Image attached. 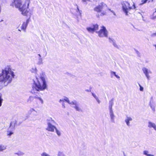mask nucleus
<instances>
[{
    "mask_svg": "<svg viewBox=\"0 0 156 156\" xmlns=\"http://www.w3.org/2000/svg\"><path fill=\"white\" fill-rule=\"evenodd\" d=\"M82 1L83 2H87V1H90V0H82Z\"/></svg>",
    "mask_w": 156,
    "mask_h": 156,
    "instance_id": "29",
    "label": "nucleus"
},
{
    "mask_svg": "<svg viewBox=\"0 0 156 156\" xmlns=\"http://www.w3.org/2000/svg\"><path fill=\"white\" fill-rule=\"evenodd\" d=\"M151 37H154L155 36H156V33H153L151 35Z\"/></svg>",
    "mask_w": 156,
    "mask_h": 156,
    "instance_id": "24",
    "label": "nucleus"
},
{
    "mask_svg": "<svg viewBox=\"0 0 156 156\" xmlns=\"http://www.w3.org/2000/svg\"><path fill=\"white\" fill-rule=\"evenodd\" d=\"M36 81H34L32 85V89L38 91H43L47 88V84L45 78L43 76L40 77V79L37 78Z\"/></svg>",
    "mask_w": 156,
    "mask_h": 156,
    "instance_id": "3",
    "label": "nucleus"
},
{
    "mask_svg": "<svg viewBox=\"0 0 156 156\" xmlns=\"http://www.w3.org/2000/svg\"><path fill=\"white\" fill-rule=\"evenodd\" d=\"M96 100H97V101L99 103L100 102V101L98 99V98H97L96 99Z\"/></svg>",
    "mask_w": 156,
    "mask_h": 156,
    "instance_id": "32",
    "label": "nucleus"
},
{
    "mask_svg": "<svg viewBox=\"0 0 156 156\" xmlns=\"http://www.w3.org/2000/svg\"><path fill=\"white\" fill-rule=\"evenodd\" d=\"M110 116L112 119H113L114 115L112 110H110Z\"/></svg>",
    "mask_w": 156,
    "mask_h": 156,
    "instance_id": "17",
    "label": "nucleus"
},
{
    "mask_svg": "<svg viewBox=\"0 0 156 156\" xmlns=\"http://www.w3.org/2000/svg\"><path fill=\"white\" fill-rule=\"evenodd\" d=\"M143 70L147 78H148L149 76L148 75V71L147 69L146 68H144L143 69Z\"/></svg>",
    "mask_w": 156,
    "mask_h": 156,
    "instance_id": "12",
    "label": "nucleus"
},
{
    "mask_svg": "<svg viewBox=\"0 0 156 156\" xmlns=\"http://www.w3.org/2000/svg\"><path fill=\"white\" fill-rule=\"evenodd\" d=\"M151 1L152 2H153V0H151Z\"/></svg>",
    "mask_w": 156,
    "mask_h": 156,
    "instance_id": "35",
    "label": "nucleus"
},
{
    "mask_svg": "<svg viewBox=\"0 0 156 156\" xmlns=\"http://www.w3.org/2000/svg\"><path fill=\"white\" fill-rule=\"evenodd\" d=\"M16 124V121L15 120L13 122H11L9 126H11L13 124L14 125L13 127L14 128Z\"/></svg>",
    "mask_w": 156,
    "mask_h": 156,
    "instance_id": "16",
    "label": "nucleus"
},
{
    "mask_svg": "<svg viewBox=\"0 0 156 156\" xmlns=\"http://www.w3.org/2000/svg\"><path fill=\"white\" fill-rule=\"evenodd\" d=\"M97 33L98 36L101 37H107L108 32L105 27L104 26L101 27V29Z\"/></svg>",
    "mask_w": 156,
    "mask_h": 156,
    "instance_id": "7",
    "label": "nucleus"
},
{
    "mask_svg": "<svg viewBox=\"0 0 156 156\" xmlns=\"http://www.w3.org/2000/svg\"><path fill=\"white\" fill-rule=\"evenodd\" d=\"M55 130H56V132L57 134H58V136H60V131H58L56 128L55 129Z\"/></svg>",
    "mask_w": 156,
    "mask_h": 156,
    "instance_id": "21",
    "label": "nucleus"
},
{
    "mask_svg": "<svg viewBox=\"0 0 156 156\" xmlns=\"http://www.w3.org/2000/svg\"><path fill=\"white\" fill-rule=\"evenodd\" d=\"M148 127L150 128L153 127L156 130V125L154 123L149 122H148Z\"/></svg>",
    "mask_w": 156,
    "mask_h": 156,
    "instance_id": "11",
    "label": "nucleus"
},
{
    "mask_svg": "<svg viewBox=\"0 0 156 156\" xmlns=\"http://www.w3.org/2000/svg\"><path fill=\"white\" fill-rule=\"evenodd\" d=\"M5 147L2 145H0V151H2L5 149Z\"/></svg>",
    "mask_w": 156,
    "mask_h": 156,
    "instance_id": "18",
    "label": "nucleus"
},
{
    "mask_svg": "<svg viewBox=\"0 0 156 156\" xmlns=\"http://www.w3.org/2000/svg\"><path fill=\"white\" fill-rule=\"evenodd\" d=\"M150 2V1H148V2Z\"/></svg>",
    "mask_w": 156,
    "mask_h": 156,
    "instance_id": "36",
    "label": "nucleus"
},
{
    "mask_svg": "<svg viewBox=\"0 0 156 156\" xmlns=\"http://www.w3.org/2000/svg\"><path fill=\"white\" fill-rule=\"evenodd\" d=\"M148 151H144V154L147 156H154V155L148 154Z\"/></svg>",
    "mask_w": 156,
    "mask_h": 156,
    "instance_id": "14",
    "label": "nucleus"
},
{
    "mask_svg": "<svg viewBox=\"0 0 156 156\" xmlns=\"http://www.w3.org/2000/svg\"><path fill=\"white\" fill-rule=\"evenodd\" d=\"M126 119L128 120L129 121H131L132 120V118H131L130 117H127V119Z\"/></svg>",
    "mask_w": 156,
    "mask_h": 156,
    "instance_id": "26",
    "label": "nucleus"
},
{
    "mask_svg": "<svg viewBox=\"0 0 156 156\" xmlns=\"http://www.w3.org/2000/svg\"><path fill=\"white\" fill-rule=\"evenodd\" d=\"M115 76L117 78H120V77L117 75H115Z\"/></svg>",
    "mask_w": 156,
    "mask_h": 156,
    "instance_id": "33",
    "label": "nucleus"
},
{
    "mask_svg": "<svg viewBox=\"0 0 156 156\" xmlns=\"http://www.w3.org/2000/svg\"><path fill=\"white\" fill-rule=\"evenodd\" d=\"M56 127L51 124L50 123L48 122V126L46 128V129L51 132H54V129H55Z\"/></svg>",
    "mask_w": 156,
    "mask_h": 156,
    "instance_id": "10",
    "label": "nucleus"
},
{
    "mask_svg": "<svg viewBox=\"0 0 156 156\" xmlns=\"http://www.w3.org/2000/svg\"><path fill=\"white\" fill-rule=\"evenodd\" d=\"M65 101L67 102H68L69 101V100H68V99L67 98V99H64V100H62L61 99L60 100H59V102H61V101Z\"/></svg>",
    "mask_w": 156,
    "mask_h": 156,
    "instance_id": "23",
    "label": "nucleus"
},
{
    "mask_svg": "<svg viewBox=\"0 0 156 156\" xmlns=\"http://www.w3.org/2000/svg\"><path fill=\"white\" fill-rule=\"evenodd\" d=\"M111 73L112 74H113L114 75V76L116 75L115 72H111Z\"/></svg>",
    "mask_w": 156,
    "mask_h": 156,
    "instance_id": "31",
    "label": "nucleus"
},
{
    "mask_svg": "<svg viewBox=\"0 0 156 156\" xmlns=\"http://www.w3.org/2000/svg\"><path fill=\"white\" fill-rule=\"evenodd\" d=\"M122 9L126 15H128V11L136 8L135 3H133L132 6H131L129 3L127 1H124L122 4Z\"/></svg>",
    "mask_w": 156,
    "mask_h": 156,
    "instance_id": "5",
    "label": "nucleus"
},
{
    "mask_svg": "<svg viewBox=\"0 0 156 156\" xmlns=\"http://www.w3.org/2000/svg\"><path fill=\"white\" fill-rule=\"evenodd\" d=\"M7 135L10 136L12 134H13V133L12 131H7Z\"/></svg>",
    "mask_w": 156,
    "mask_h": 156,
    "instance_id": "19",
    "label": "nucleus"
},
{
    "mask_svg": "<svg viewBox=\"0 0 156 156\" xmlns=\"http://www.w3.org/2000/svg\"><path fill=\"white\" fill-rule=\"evenodd\" d=\"M34 101V103L36 104H42L43 101L42 99L39 97L30 96L28 99L27 101L30 102Z\"/></svg>",
    "mask_w": 156,
    "mask_h": 156,
    "instance_id": "6",
    "label": "nucleus"
},
{
    "mask_svg": "<svg viewBox=\"0 0 156 156\" xmlns=\"http://www.w3.org/2000/svg\"><path fill=\"white\" fill-rule=\"evenodd\" d=\"M109 110H112V106L113 104V103L112 100H111L109 101Z\"/></svg>",
    "mask_w": 156,
    "mask_h": 156,
    "instance_id": "13",
    "label": "nucleus"
},
{
    "mask_svg": "<svg viewBox=\"0 0 156 156\" xmlns=\"http://www.w3.org/2000/svg\"><path fill=\"white\" fill-rule=\"evenodd\" d=\"M92 95L96 99L97 98H98L96 94L93 93H92Z\"/></svg>",
    "mask_w": 156,
    "mask_h": 156,
    "instance_id": "25",
    "label": "nucleus"
},
{
    "mask_svg": "<svg viewBox=\"0 0 156 156\" xmlns=\"http://www.w3.org/2000/svg\"><path fill=\"white\" fill-rule=\"evenodd\" d=\"M107 6L106 4L104 2H102L94 8V11L99 13L97 15V17L99 18L100 17H103L107 15V12L106 10H104Z\"/></svg>",
    "mask_w": 156,
    "mask_h": 156,
    "instance_id": "4",
    "label": "nucleus"
},
{
    "mask_svg": "<svg viewBox=\"0 0 156 156\" xmlns=\"http://www.w3.org/2000/svg\"><path fill=\"white\" fill-rule=\"evenodd\" d=\"M42 156H48V155L45 153H43L42 154Z\"/></svg>",
    "mask_w": 156,
    "mask_h": 156,
    "instance_id": "28",
    "label": "nucleus"
},
{
    "mask_svg": "<svg viewBox=\"0 0 156 156\" xmlns=\"http://www.w3.org/2000/svg\"><path fill=\"white\" fill-rule=\"evenodd\" d=\"M125 121L126 123V124H127V125L129 126V121L128 120H127L126 119L125 120Z\"/></svg>",
    "mask_w": 156,
    "mask_h": 156,
    "instance_id": "27",
    "label": "nucleus"
},
{
    "mask_svg": "<svg viewBox=\"0 0 156 156\" xmlns=\"http://www.w3.org/2000/svg\"><path fill=\"white\" fill-rule=\"evenodd\" d=\"M92 26V27H89L87 28V30L89 32L93 33L98 30L99 25L97 24H93Z\"/></svg>",
    "mask_w": 156,
    "mask_h": 156,
    "instance_id": "8",
    "label": "nucleus"
},
{
    "mask_svg": "<svg viewBox=\"0 0 156 156\" xmlns=\"http://www.w3.org/2000/svg\"><path fill=\"white\" fill-rule=\"evenodd\" d=\"M29 22V19H27L26 22H23L21 27V30L18 29V30L20 31L21 30H23L25 31Z\"/></svg>",
    "mask_w": 156,
    "mask_h": 156,
    "instance_id": "9",
    "label": "nucleus"
},
{
    "mask_svg": "<svg viewBox=\"0 0 156 156\" xmlns=\"http://www.w3.org/2000/svg\"><path fill=\"white\" fill-rule=\"evenodd\" d=\"M109 10L110 11L112 12L114 14V15H115V13L113 11L111 10L110 9H109Z\"/></svg>",
    "mask_w": 156,
    "mask_h": 156,
    "instance_id": "34",
    "label": "nucleus"
},
{
    "mask_svg": "<svg viewBox=\"0 0 156 156\" xmlns=\"http://www.w3.org/2000/svg\"><path fill=\"white\" fill-rule=\"evenodd\" d=\"M113 44L114 46H115L117 48H118V47L117 46V45L115 43H114Z\"/></svg>",
    "mask_w": 156,
    "mask_h": 156,
    "instance_id": "30",
    "label": "nucleus"
},
{
    "mask_svg": "<svg viewBox=\"0 0 156 156\" xmlns=\"http://www.w3.org/2000/svg\"><path fill=\"white\" fill-rule=\"evenodd\" d=\"M30 0H25L23 2L22 0H13L11 6L18 9L23 16H27L29 12Z\"/></svg>",
    "mask_w": 156,
    "mask_h": 156,
    "instance_id": "2",
    "label": "nucleus"
},
{
    "mask_svg": "<svg viewBox=\"0 0 156 156\" xmlns=\"http://www.w3.org/2000/svg\"><path fill=\"white\" fill-rule=\"evenodd\" d=\"M14 72L7 66L2 69L0 75V83L2 86H6L10 83L14 77Z\"/></svg>",
    "mask_w": 156,
    "mask_h": 156,
    "instance_id": "1",
    "label": "nucleus"
},
{
    "mask_svg": "<svg viewBox=\"0 0 156 156\" xmlns=\"http://www.w3.org/2000/svg\"><path fill=\"white\" fill-rule=\"evenodd\" d=\"M75 108L76 110L77 111H80V109L78 106L76 105L75 107Z\"/></svg>",
    "mask_w": 156,
    "mask_h": 156,
    "instance_id": "20",
    "label": "nucleus"
},
{
    "mask_svg": "<svg viewBox=\"0 0 156 156\" xmlns=\"http://www.w3.org/2000/svg\"><path fill=\"white\" fill-rule=\"evenodd\" d=\"M139 86L140 87V90L141 91H143V88L142 87L140 84H139Z\"/></svg>",
    "mask_w": 156,
    "mask_h": 156,
    "instance_id": "22",
    "label": "nucleus"
},
{
    "mask_svg": "<svg viewBox=\"0 0 156 156\" xmlns=\"http://www.w3.org/2000/svg\"><path fill=\"white\" fill-rule=\"evenodd\" d=\"M148 0H142L141 1V3L139 4V5H141L146 3Z\"/></svg>",
    "mask_w": 156,
    "mask_h": 156,
    "instance_id": "15",
    "label": "nucleus"
}]
</instances>
